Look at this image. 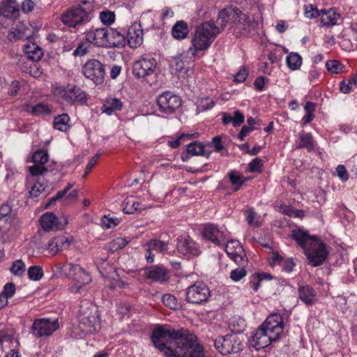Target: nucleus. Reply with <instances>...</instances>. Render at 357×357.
Instances as JSON below:
<instances>
[{
	"label": "nucleus",
	"instance_id": "1",
	"mask_svg": "<svg viewBox=\"0 0 357 357\" xmlns=\"http://www.w3.org/2000/svg\"><path fill=\"white\" fill-rule=\"evenodd\" d=\"M154 346L167 357H204V347L188 331L158 327L151 335Z\"/></svg>",
	"mask_w": 357,
	"mask_h": 357
},
{
	"label": "nucleus",
	"instance_id": "2",
	"mask_svg": "<svg viewBox=\"0 0 357 357\" xmlns=\"http://www.w3.org/2000/svg\"><path fill=\"white\" fill-rule=\"evenodd\" d=\"M218 22L220 24L222 30L227 24H230L234 34L238 38L249 36L257 26L253 18L234 6L222 9L218 14Z\"/></svg>",
	"mask_w": 357,
	"mask_h": 357
},
{
	"label": "nucleus",
	"instance_id": "3",
	"mask_svg": "<svg viewBox=\"0 0 357 357\" xmlns=\"http://www.w3.org/2000/svg\"><path fill=\"white\" fill-rule=\"evenodd\" d=\"M291 237L303 249L310 265L318 266L326 261L328 252L324 243L317 236H311L302 229H297L292 231Z\"/></svg>",
	"mask_w": 357,
	"mask_h": 357
},
{
	"label": "nucleus",
	"instance_id": "4",
	"mask_svg": "<svg viewBox=\"0 0 357 357\" xmlns=\"http://www.w3.org/2000/svg\"><path fill=\"white\" fill-rule=\"evenodd\" d=\"M284 320L278 313L271 314L252 337V346L257 350L268 347L283 334Z\"/></svg>",
	"mask_w": 357,
	"mask_h": 357
},
{
	"label": "nucleus",
	"instance_id": "5",
	"mask_svg": "<svg viewBox=\"0 0 357 357\" xmlns=\"http://www.w3.org/2000/svg\"><path fill=\"white\" fill-rule=\"evenodd\" d=\"M87 42L99 47H121L126 43L123 33L113 28H97L86 33Z\"/></svg>",
	"mask_w": 357,
	"mask_h": 357
},
{
	"label": "nucleus",
	"instance_id": "6",
	"mask_svg": "<svg viewBox=\"0 0 357 357\" xmlns=\"http://www.w3.org/2000/svg\"><path fill=\"white\" fill-rule=\"evenodd\" d=\"M220 30V26H216L213 22H205L198 26L191 40L192 47L189 49L192 56H195L198 51L208 49Z\"/></svg>",
	"mask_w": 357,
	"mask_h": 357
},
{
	"label": "nucleus",
	"instance_id": "7",
	"mask_svg": "<svg viewBox=\"0 0 357 357\" xmlns=\"http://www.w3.org/2000/svg\"><path fill=\"white\" fill-rule=\"evenodd\" d=\"M90 19L89 8H82L81 5L71 7L61 15L63 24L74 28L88 22Z\"/></svg>",
	"mask_w": 357,
	"mask_h": 357
},
{
	"label": "nucleus",
	"instance_id": "8",
	"mask_svg": "<svg viewBox=\"0 0 357 357\" xmlns=\"http://www.w3.org/2000/svg\"><path fill=\"white\" fill-rule=\"evenodd\" d=\"M158 111L163 115L169 116L174 114L182 105L181 98L166 91L157 97Z\"/></svg>",
	"mask_w": 357,
	"mask_h": 357
},
{
	"label": "nucleus",
	"instance_id": "9",
	"mask_svg": "<svg viewBox=\"0 0 357 357\" xmlns=\"http://www.w3.org/2000/svg\"><path fill=\"white\" fill-rule=\"evenodd\" d=\"M215 349L222 354L227 355L242 350V341L236 334L219 336L213 340Z\"/></svg>",
	"mask_w": 357,
	"mask_h": 357
},
{
	"label": "nucleus",
	"instance_id": "10",
	"mask_svg": "<svg viewBox=\"0 0 357 357\" xmlns=\"http://www.w3.org/2000/svg\"><path fill=\"white\" fill-rule=\"evenodd\" d=\"M186 301L195 305H202L208 301L211 296L208 287L202 282H197L186 291Z\"/></svg>",
	"mask_w": 357,
	"mask_h": 357
},
{
	"label": "nucleus",
	"instance_id": "11",
	"mask_svg": "<svg viewBox=\"0 0 357 357\" xmlns=\"http://www.w3.org/2000/svg\"><path fill=\"white\" fill-rule=\"evenodd\" d=\"M82 72L86 78L92 80L96 84H100L104 82L105 66L97 59L87 61L83 66Z\"/></svg>",
	"mask_w": 357,
	"mask_h": 357
},
{
	"label": "nucleus",
	"instance_id": "12",
	"mask_svg": "<svg viewBox=\"0 0 357 357\" xmlns=\"http://www.w3.org/2000/svg\"><path fill=\"white\" fill-rule=\"evenodd\" d=\"M58 319L50 320V319H37L31 326V333L37 337L50 336L54 331L59 329Z\"/></svg>",
	"mask_w": 357,
	"mask_h": 357
},
{
	"label": "nucleus",
	"instance_id": "13",
	"mask_svg": "<svg viewBox=\"0 0 357 357\" xmlns=\"http://www.w3.org/2000/svg\"><path fill=\"white\" fill-rule=\"evenodd\" d=\"M156 68V61L152 57H142L135 61L132 67V74L137 79H145L153 74Z\"/></svg>",
	"mask_w": 357,
	"mask_h": 357
},
{
	"label": "nucleus",
	"instance_id": "14",
	"mask_svg": "<svg viewBox=\"0 0 357 357\" xmlns=\"http://www.w3.org/2000/svg\"><path fill=\"white\" fill-rule=\"evenodd\" d=\"M62 271L68 277L81 284H87L91 282V278L88 272L78 264L72 263L65 264Z\"/></svg>",
	"mask_w": 357,
	"mask_h": 357
},
{
	"label": "nucleus",
	"instance_id": "15",
	"mask_svg": "<svg viewBox=\"0 0 357 357\" xmlns=\"http://www.w3.org/2000/svg\"><path fill=\"white\" fill-rule=\"evenodd\" d=\"M59 94L63 100L70 105L79 104L82 105L86 104L87 101L85 91L76 86L64 88L59 92Z\"/></svg>",
	"mask_w": 357,
	"mask_h": 357
},
{
	"label": "nucleus",
	"instance_id": "16",
	"mask_svg": "<svg viewBox=\"0 0 357 357\" xmlns=\"http://www.w3.org/2000/svg\"><path fill=\"white\" fill-rule=\"evenodd\" d=\"M225 251L231 259L236 264L243 265L247 261L245 254L239 241L231 240L225 245Z\"/></svg>",
	"mask_w": 357,
	"mask_h": 357
},
{
	"label": "nucleus",
	"instance_id": "17",
	"mask_svg": "<svg viewBox=\"0 0 357 357\" xmlns=\"http://www.w3.org/2000/svg\"><path fill=\"white\" fill-rule=\"evenodd\" d=\"M127 42L132 48H137L143 42V30L140 23L135 22L128 29Z\"/></svg>",
	"mask_w": 357,
	"mask_h": 357
},
{
	"label": "nucleus",
	"instance_id": "18",
	"mask_svg": "<svg viewBox=\"0 0 357 357\" xmlns=\"http://www.w3.org/2000/svg\"><path fill=\"white\" fill-rule=\"evenodd\" d=\"M97 318H100L98 307L89 301H82L79 310V320L87 321V319H91L94 321Z\"/></svg>",
	"mask_w": 357,
	"mask_h": 357
},
{
	"label": "nucleus",
	"instance_id": "19",
	"mask_svg": "<svg viewBox=\"0 0 357 357\" xmlns=\"http://www.w3.org/2000/svg\"><path fill=\"white\" fill-rule=\"evenodd\" d=\"M146 278L153 282H163L168 280V272L161 266H151L144 271Z\"/></svg>",
	"mask_w": 357,
	"mask_h": 357
},
{
	"label": "nucleus",
	"instance_id": "20",
	"mask_svg": "<svg viewBox=\"0 0 357 357\" xmlns=\"http://www.w3.org/2000/svg\"><path fill=\"white\" fill-rule=\"evenodd\" d=\"M203 236L218 245L225 239L224 233L213 224H208L204 227Z\"/></svg>",
	"mask_w": 357,
	"mask_h": 357
},
{
	"label": "nucleus",
	"instance_id": "21",
	"mask_svg": "<svg viewBox=\"0 0 357 357\" xmlns=\"http://www.w3.org/2000/svg\"><path fill=\"white\" fill-rule=\"evenodd\" d=\"M71 241L63 236H59L50 240L47 244V250L51 255H56L59 251L67 249Z\"/></svg>",
	"mask_w": 357,
	"mask_h": 357
},
{
	"label": "nucleus",
	"instance_id": "22",
	"mask_svg": "<svg viewBox=\"0 0 357 357\" xmlns=\"http://www.w3.org/2000/svg\"><path fill=\"white\" fill-rule=\"evenodd\" d=\"M177 250L183 255H198L199 254L196 243L190 238L180 239L177 243Z\"/></svg>",
	"mask_w": 357,
	"mask_h": 357
},
{
	"label": "nucleus",
	"instance_id": "23",
	"mask_svg": "<svg viewBox=\"0 0 357 357\" xmlns=\"http://www.w3.org/2000/svg\"><path fill=\"white\" fill-rule=\"evenodd\" d=\"M20 13L15 0H0V15L5 17H16Z\"/></svg>",
	"mask_w": 357,
	"mask_h": 357
},
{
	"label": "nucleus",
	"instance_id": "24",
	"mask_svg": "<svg viewBox=\"0 0 357 357\" xmlns=\"http://www.w3.org/2000/svg\"><path fill=\"white\" fill-rule=\"evenodd\" d=\"M319 17L322 26L329 27L337 24V21L340 18V15L333 8L328 10L322 9L321 10Z\"/></svg>",
	"mask_w": 357,
	"mask_h": 357
},
{
	"label": "nucleus",
	"instance_id": "25",
	"mask_svg": "<svg viewBox=\"0 0 357 357\" xmlns=\"http://www.w3.org/2000/svg\"><path fill=\"white\" fill-rule=\"evenodd\" d=\"M56 217L52 213L47 212L40 219L42 228L47 231L58 230L59 226L57 225Z\"/></svg>",
	"mask_w": 357,
	"mask_h": 357
},
{
	"label": "nucleus",
	"instance_id": "26",
	"mask_svg": "<svg viewBox=\"0 0 357 357\" xmlns=\"http://www.w3.org/2000/svg\"><path fill=\"white\" fill-rule=\"evenodd\" d=\"M299 298L306 305H312L316 302V294L310 286L300 287L298 288Z\"/></svg>",
	"mask_w": 357,
	"mask_h": 357
},
{
	"label": "nucleus",
	"instance_id": "27",
	"mask_svg": "<svg viewBox=\"0 0 357 357\" xmlns=\"http://www.w3.org/2000/svg\"><path fill=\"white\" fill-rule=\"evenodd\" d=\"M79 327L86 334L94 333L100 328V319L97 318L94 321L91 319H87V321L79 320Z\"/></svg>",
	"mask_w": 357,
	"mask_h": 357
},
{
	"label": "nucleus",
	"instance_id": "28",
	"mask_svg": "<svg viewBox=\"0 0 357 357\" xmlns=\"http://www.w3.org/2000/svg\"><path fill=\"white\" fill-rule=\"evenodd\" d=\"M189 33L188 24L183 21H177L172 29V36L177 40L185 38Z\"/></svg>",
	"mask_w": 357,
	"mask_h": 357
},
{
	"label": "nucleus",
	"instance_id": "29",
	"mask_svg": "<svg viewBox=\"0 0 357 357\" xmlns=\"http://www.w3.org/2000/svg\"><path fill=\"white\" fill-rule=\"evenodd\" d=\"M315 147V142L313 137L310 132H301L299 134V141L297 144V149L305 148L308 151H312Z\"/></svg>",
	"mask_w": 357,
	"mask_h": 357
},
{
	"label": "nucleus",
	"instance_id": "30",
	"mask_svg": "<svg viewBox=\"0 0 357 357\" xmlns=\"http://www.w3.org/2000/svg\"><path fill=\"white\" fill-rule=\"evenodd\" d=\"M24 50L27 58L31 61H39L43 55V50L35 43L25 45Z\"/></svg>",
	"mask_w": 357,
	"mask_h": 357
},
{
	"label": "nucleus",
	"instance_id": "31",
	"mask_svg": "<svg viewBox=\"0 0 357 357\" xmlns=\"http://www.w3.org/2000/svg\"><path fill=\"white\" fill-rule=\"evenodd\" d=\"M141 203L135 201L132 197H127L123 202V211L126 214L141 212L145 207H140Z\"/></svg>",
	"mask_w": 357,
	"mask_h": 357
},
{
	"label": "nucleus",
	"instance_id": "32",
	"mask_svg": "<svg viewBox=\"0 0 357 357\" xmlns=\"http://www.w3.org/2000/svg\"><path fill=\"white\" fill-rule=\"evenodd\" d=\"M54 128L59 131H68L70 128L68 114L65 113L56 116L54 119Z\"/></svg>",
	"mask_w": 357,
	"mask_h": 357
},
{
	"label": "nucleus",
	"instance_id": "33",
	"mask_svg": "<svg viewBox=\"0 0 357 357\" xmlns=\"http://www.w3.org/2000/svg\"><path fill=\"white\" fill-rule=\"evenodd\" d=\"M25 110L35 116L49 115L51 113L49 106L43 102L38 103L33 106L26 105Z\"/></svg>",
	"mask_w": 357,
	"mask_h": 357
},
{
	"label": "nucleus",
	"instance_id": "34",
	"mask_svg": "<svg viewBox=\"0 0 357 357\" xmlns=\"http://www.w3.org/2000/svg\"><path fill=\"white\" fill-rule=\"evenodd\" d=\"M287 67L291 70H298L303 63L301 56L297 52H290L286 57Z\"/></svg>",
	"mask_w": 357,
	"mask_h": 357
},
{
	"label": "nucleus",
	"instance_id": "35",
	"mask_svg": "<svg viewBox=\"0 0 357 357\" xmlns=\"http://www.w3.org/2000/svg\"><path fill=\"white\" fill-rule=\"evenodd\" d=\"M146 245L149 248H152L153 250H155L161 253H165L167 252L168 243L160 240H151L147 243Z\"/></svg>",
	"mask_w": 357,
	"mask_h": 357
},
{
	"label": "nucleus",
	"instance_id": "36",
	"mask_svg": "<svg viewBox=\"0 0 357 357\" xmlns=\"http://www.w3.org/2000/svg\"><path fill=\"white\" fill-rule=\"evenodd\" d=\"M27 274L31 280L38 281L43 277L44 272L41 266H32L28 268Z\"/></svg>",
	"mask_w": 357,
	"mask_h": 357
},
{
	"label": "nucleus",
	"instance_id": "37",
	"mask_svg": "<svg viewBox=\"0 0 357 357\" xmlns=\"http://www.w3.org/2000/svg\"><path fill=\"white\" fill-rule=\"evenodd\" d=\"M187 153L192 155H199L204 154V146L199 142L190 143L187 146Z\"/></svg>",
	"mask_w": 357,
	"mask_h": 357
},
{
	"label": "nucleus",
	"instance_id": "38",
	"mask_svg": "<svg viewBox=\"0 0 357 357\" xmlns=\"http://www.w3.org/2000/svg\"><path fill=\"white\" fill-rule=\"evenodd\" d=\"M48 157L47 151L40 149L33 153L31 161L34 164L45 165V164L48 161Z\"/></svg>",
	"mask_w": 357,
	"mask_h": 357
},
{
	"label": "nucleus",
	"instance_id": "39",
	"mask_svg": "<svg viewBox=\"0 0 357 357\" xmlns=\"http://www.w3.org/2000/svg\"><path fill=\"white\" fill-rule=\"evenodd\" d=\"M162 301L165 305L172 310L179 309L181 305L176 298L172 294H167L162 296Z\"/></svg>",
	"mask_w": 357,
	"mask_h": 357
},
{
	"label": "nucleus",
	"instance_id": "40",
	"mask_svg": "<svg viewBox=\"0 0 357 357\" xmlns=\"http://www.w3.org/2000/svg\"><path fill=\"white\" fill-rule=\"evenodd\" d=\"M327 70L331 73H341L344 70V66L337 60H328L326 63Z\"/></svg>",
	"mask_w": 357,
	"mask_h": 357
},
{
	"label": "nucleus",
	"instance_id": "41",
	"mask_svg": "<svg viewBox=\"0 0 357 357\" xmlns=\"http://www.w3.org/2000/svg\"><path fill=\"white\" fill-rule=\"evenodd\" d=\"M100 20L105 25L109 26L115 21V14L110 10H103L100 13Z\"/></svg>",
	"mask_w": 357,
	"mask_h": 357
},
{
	"label": "nucleus",
	"instance_id": "42",
	"mask_svg": "<svg viewBox=\"0 0 357 357\" xmlns=\"http://www.w3.org/2000/svg\"><path fill=\"white\" fill-rule=\"evenodd\" d=\"M10 271L13 275L21 276L24 273L25 264L22 260L17 259L13 263Z\"/></svg>",
	"mask_w": 357,
	"mask_h": 357
},
{
	"label": "nucleus",
	"instance_id": "43",
	"mask_svg": "<svg viewBox=\"0 0 357 357\" xmlns=\"http://www.w3.org/2000/svg\"><path fill=\"white\" fill-rule=\"evenodd\" d=\"M257 213L253 208H249L246 211V220L249 225L252 227H259L260 222L257 219Z\"/></svg>",
	"mask_w": 357,
	"mask_h": 357
},
{
	"label": "nucleus",
	"instance_id": "44",
	"mask_svg": "<svg viewBox=\"0 0 357 357\" xmlns=\"http://www.w3.org/2000/svg\"><path fill=\"white\" fill-rule=\"evenodd\" d=\"M214 105L213 100L209 97H205L200 99L197 103V109L199 111H205L212 108Z\"/></svg>",
	"mask_w": 357,
	"mask_h": 357
},
{
	"label": "nucleus",
	"instance_id": "45",
	"mask_svg": "<svg viewBox=\"0 0 357 357\" xmlns=\"http://www.w3.org/2000/svg\"><path fill=\"white\" fill-rule=\"evenodd\" d=\"M321 10H319L316 6L312 4L305 6V15L306 17L312 19L320 17Z\"/></svg>",
	"mask_w": 357,
	"mask_h": 357
},
{
	"label": "nucleus",
	"instance_id": "46",
	"mask_svg": "<svg viewBox=\"0 0 357 357\" xmlns=\"http://www.w3.org/2000/svg\"><path fill=\"white\" fill-rule=\"evenodd\" d=\"M27 31H30V29L25 28L23 24H19L15 29L13 33L17 39H27L30 36V33H26Z\"/></svg>",
	"mask_w": 357,
	"mask_h": 357
},
{
	"label": "nucleus",
	"instance_id": "47",
	"mask_svg": "<svg viewBox=\"0 0 357 357\" xmlns=\"http://www.w3.org/2000/svg\"><path fill=\"white\" fill-rule=\"evenodd\" d=\"M246 273L247 272L244 268L239 267L231 271L230 278L234 282H238L243 278Z\"/></svg>",
	"mask_w": 357,
	"mask_h": 357
},
{
	"label": "nucleus",
	"instance_id": "48",
	"mask_svg": "<svg viewBox=\"0 0 357 357\" xmlns=\"http://www.w3.org/2000/svg\"><path fill=\"white\" fill-rule=\"evenodd\" d=\"M15 284L13 282H8L4 285L3 291L1 294L8 300V298H10L13 296L15 293Z\"/></svg>",
	"mask_w": 357,
	"mask_h": 357
},
{
	"label": "nucleus",
	"instance_id": "49",
	"mask_svg": "<svg viewBox=\"0 0 357 357\" xmlns=\"http://www.w3.org/2000/svg\"><path fill=\"white\" fill-rule=\"evenodd\" d=\"M171 66L176 72L180 73L185 69V61H183V60L180 56L173 58L172 60Z\"/></svg>",
	"mask_w": 357,
	"mask_h": 357
},
{
	"label": "nucleus",
	"instance_id": "50",
	"mask_svg": "<svg viewBox=\"0 0 357 357\" xmlns=\"http://www.w3.org/2000/svg\"><path fill=\"white\" fill-rule=\"evenodd\" d=\"M230 182L232 185H236L237 187L235 188V191L239 190L240 187L243 184L244 180H242L240 175L236 172H231L229 174Z\"/></svg>",
	"mask_w": 357,
	"mask_h": 357
},
{
	"label": "nucleus",
	"instance_id": "51",
	"mask_svg": "<svg viewBox=\"0 0 357 357\" xmlns=\"http://www.w3.org/2000/svg\"><path fill=\"white\" fill-rule=\"evenodd\" d=\"M262 165V160L259 158H255L249 163L248 169L251 172H261Z\"/></svg>",
	"mask_w": 357,
	"mask_h": 357
},
{
	"label": "nucleus",
	"instance_id": "52",
	"mask_svg": "<svg viewBox=\"0 0 357 357\" xmlns=\"http://www.w3.org/2000/svg\"><path fill=\"white\" fill-rule=\"evenodd\" d=\"M29 172L32 176L43 175L47 172V169L45 165L40 164H34L33 166L29 167Z\"/></svg>",
	"mask_w": 357,
	"mask_h": 357
},
{
	"label": "nucleus",
	"instance_id": "53",
	"mask_svg": "<svg viewBox=\"0 0 357 357\" xmlns=\"http://www.w3.org/2000/svg\"><path fill=\"white\" fill-rule=\"evenodd\" d=\"M119 223V220L117 218H109L106 215H105L102 218V225L107 228H112L118 225Z\"/></svg>",
	"mask_w": 357,
	"mask_h": 357
},
{
	"label": "nucleus",
	"instance_id": "54",
	"mask_svg": "<svg viewBox=\"0 0 357 357\" xmlns=\"http://www.w3.org/2000/svg\"><path fill=\"white\" fill-rule=\"evenodd\" d=\"M45 188L41 183L36 182L29 191L30 196L31 197H38L45 190Z\"/></svg>",
	"mask_w": 357,
	"mask_h": 357
},
{
	"label": "nucleus",
	"instance_id": "55",
	"mask_svg": "<svg viewBox=\"0 0 357 357\" xmlns=\"http://www.w3.org/2000/svg\"><path fill=\"white\" fill-rule=\"evenodd\" d=\"M233 119V126L234 127L240 126L245 120L244 114L240 112L239 110H236L234 112V116H232Z\"/></svg>",
	"mask_w": 357,
	"mask_h": 357
},
{
	"label": "nucleus",
	"instance_id": "56",
	"mask_svg": "<svg viewBox=\"0 0 357 357\" xmlns=\"http://www.w3.org/2000/svg\"><path fill=\"white\" fill-rule=\"evenodd\" d=\"M248 75V70L245 67H241L239 71L236 73L234 77V81L236 82H243Z\"/></svg>",
	"mask_w": 357,
	"mask_h": 357
},
{
	"label": "nucleus",
	"instance_id": "57",
	"mask_svg": "<svg viewBox=\"0 0 357 357\" xmlns=\"http://www.w3.org/2000/svg\"><path fill=\"white\" fill-rule=\"evenodd\" d=\"M336 171L337 173V176L342 181H346L348 180L349 174L346 169V167L344 165H339L336 168Z\"/></svg>",
	"mask_w": 357,
	"mask_h": 357
},
{
	"label": "nucleus",
	"instance_id": "58",
	"mask_svg": "<svg viewBox=\"0 0 357 357\" xmlns=\"http://www.w3.org/2000/svg\"><path fill=\"white\" fill-rule=\"evenodd\" d=\"M88 52V47L84 43H80L77 48L74 50L73 54L75 56H82L85 55Z\"/></svg>",
	"mask_w": 357,
	"mask_h": 357
},
{
	"label": "nucleus",
	"instance_id": "59",
	"mask_svg": "<svg viewBox=\"0 0 357 357\" xmlns=\"http://www.w3.org/2000/svg\"><path fill=\"white\" fill-rule=\"evenodd\" d=\"M107 102L114 111H120L123 108V102L118 98H112L107 100Z\"/></svg>",
	"mask_w": 357,
	"mask_h": 357
},
{
	"label": "nucleus",
	"instance_id": "60",
	"mask_svg": "<svg viewBox=\"0 0 357 357\" xmlns=\"http://www.w3.org/2000/svg\"><path fill=\"white\" fill-rule=\"evenodd\" d=\"M35 3L32 0H24L22 3V10L25 13H29L33 10Z\"/></svg>",
	"mask_w": 357,
	"mask_h": 357
},
{
	"label": "nucleus",
	"instance_id": "61",
	"mask_svg": "<svg viewBox=\"0 0 357 357\" xmlns=\"http://www.w3.org/2000/svg\"><path fill=\"white\" fill-rule=\"evenodd\" d=\"M128 243V241L123 238H117L112 242L113 248L116 250L123 248Z\"/></svg>",
	"mask_w": 357,
	"mask_h": 357
},
{
	"label": "nucleus",
	"instance_id": "62",
	"mask_svg": "<svg viewBox=\"0 0 357 357\" xmlns=\"http://www.w3.org/2000/svg\"><path fill=\"white\" fill-rule=\"evenodd\" d=\"M254 130V127L252 126H243L241 128V130L238 133V139L241 141H243L245 137Z\"/></svg>",
	"mask_w": 357,
	"mask_h": 357
},
{
	"label": "nucleus",
	"instance_id": "63",
	"mask_svg": "<svg viewBox=\"0 0 357 357\" xmlns=\"http://www.w3.org/2000/svg\"><path fill=\"white\" fill-rule=\"evenodd\" d=\"M212 143L213 144L215 151L217 152H220L224 148L222 144V138L220 136H215V137H213L212 139Z\"/></svg>",
	"mask_w": 357,
	"mask_h": 357
},
{
	"label": "nucleus",
	"instance_id": "64",
	"mask_svg": "<svg viewBox=\"0 0 357 357\" xmlns=\"http://www.w3.org/2000/svg\"><path fill=\"white\" fill-rule=\"evenodd\" d=\"M351 82H350V80L348 79L347 81L343 80L340 82V91L343 93H349L351 91Z\"/></svg>",
	"mask_w": 357,
	"mask_h": 357
}]
</instances>
